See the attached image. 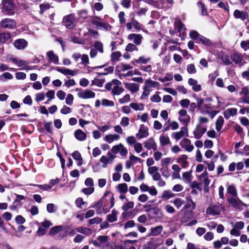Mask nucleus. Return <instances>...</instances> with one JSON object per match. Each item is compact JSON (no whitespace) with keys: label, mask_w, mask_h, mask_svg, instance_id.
<instances>
[{"label":"nucleus","mask_w":249,"mask_h":249,"mask_svg":"<svg viewBox=\"0 0 249 249\" xmlns=\"http://www.w3.org/2000/svg\"><path fill=\"white\" fill-rule=\"evenodd\" d=\"M227 193L233 196H236L237 195L236 189L233 185H229L228 187Z\"/></svg>","instance_id":"3c124183"},{"label":"nucleus","mask_w":249,"mask_h":249,"mask_svg":"<svg viewBox=\"0 0 249 249\" xmlns=\"http://www.w3.org/2000/svg\"><path fill=\"white\" fill-rule=\"evenodd\" d=\"M178 121L182 123L184 126H187L190 122V116L187 114V112L185 109H181L178 111Z\"/></svg>","instance_id":"6e6552de"},{"label":"nucleus","mask_w":249,"mask_h":249,"mask_svg":"<svg viewBox=\"0 0 249 249\" xmlns=\"http://www.w3.org/2000/svg\"><path fill=\"white\" fill-rule=\"evenodd\" d=\"M224 123V119L222 116H219L216 122V129L220 131Z\"/></svg>","instance_id":"09e8293b"},{"label":"nucleus","mask_w":249,"mask_h":249,"mask_svg":"<svg viewBox=\"0 0 249 249\" xmlns=\"http://www.w3.org/2000/svg\"><path fill=\"white\" fill-rule=\"evenodd\" d=\"M144 146L148 150L153 149L155 151L157 150V145L153 138L147 139L144 143Z\"/></svg>","instance_id":"dca6fc26"},{"label":"nucleus","mask_w":249,"mask_h":249,"mask_svg":"<svg viewBox=\"0 0 249 249\" xmlns=\"http://www.w3.org/2000/svg\"><path fill=\"white\" fill-rule=\"evenodd\" d=\"M130 101V96L129 94H126L122 98L119 100V102L121 104H124L129 102Z\"/></svg>","instance_id":"69168bd1"},{"label":"nucleus","mask_w":249,"mask_h":249,"mask_svg":"<svg viewBox=\"0 0 249 249\" xmlns=\"http://www.w3.org/2000/svg\"><path fill=\"white\" fill-rule=\"evenodd\" d=\"M231 58L236 64H241L242 61V56L240 53H235L232 54Z\"/></svg>","instance_id":"7c9ffc66"},{"label":"nucleus","mask_w":249,"mask_h":249,"mask_svg":"<svg viewBox=\"0 0 249 249\" xmlns=\"http://www.w3.org/2000/svg\"><path fill=\"white\" fill-rule=\"evenodd\" d=\"M159 141L161 146L168 145L171 142L169 136L165 134H162L160 136Z\"/></svg>","instance_id":"c756f323"},{"label":"nucleus","mask_w":249,"mask_h":249,"mask_svg":"<svg viewBox=\"0 0 249 249\" xmlns=\"http://www.w3.org/2000/svg\"><path fill=\"white\" fill-rule=\"evenodd\" d=\"M28 45L27 41L23 38L18 39L15 41L14 45L18 50L24 49Z\"/></svg>","instance_id":"f3484780"},{"label":"nucleus","mask_w":249,"mask_h":249,"mask_svg":"<svg viewBox=\"0 0 249 249\" xmlns=\"http://www.w3.org/2000/svg\"><path fill=\"white\" fill-rule=\"evenodd\" d=\"M93 23L95 25L96 27L99 29H104L106 30L109 29L110 28L109 25L107 23H103L94 20Z\"/></svg>","instance_id":"473e14b6"},{"label":"nucleus","mask_w":249,"mask_h":249,"mask_svg":"<svg viewBox=\"0 0 249 249\" xmlns=\"http://www.w3.org/2000/svg\"><path fill=\"white\" fill-rule=\"evenodd\" d=\"M130 107L135 111H141L144 109V105L142 103H132L130 104Z\"/></svg>","instance_id":"4c0bfd02"},{"label":"nucleus","mask_w":249,"mask_h":249,"mask_svg":"<svg viewBox=\"0 0 249 249\" xmlns=\"http://www.w3.org/2000/svg\"><path fill=\"white\" fill-rule=\"evenodd\" d=\"M129 124V119L127 117H123L120 122V125L123 127H126Z\"/></svg>","instance_id":"0e129e2a"},{"label":"nucleus","mask_w":249,"mask_h":249,"mask_svg":"<svg viewBox=\"0 0 249 249\" xmlns=\"http://www.w3.org/2000/svg\"><path fill=\"white\" fill-rule=\"evenodd\" d=\"M197 40L199 42L206 45H210L211 44V41L209 39L202 36H200Z\"/></svg>","instance_id":"5fc2aeb1"},{"label":"nucleus","mask_w":249,"mask_h":249,"mask_svg":"<svg viewBox=\"0 0 249 249\" xmlns=\"http://www.w3.org/2000/svg\"><path fill=\"white\" fill-rule=\"evenodd\" d=\"M64 25L68 29L75 27L76 23L74 14H71L64 17L62 21Z\"/></svg>","instance_id":"7ed1b4c3"},{"label":"nucleus","mask_w":249,"mask_h":249,"mask_svg":"<svg viewBox=\"0 0 249 249\" xmlns=\"http://www.w3.org/2000/svg\"><path fill=\"white\" fill-rule=\"evenodd\" d=\"M159 86V83L158 82L153 81L150 79L145 81L144 87L149 89L150 88H156Z\"/></svg>","instance_id":"c9c22d12"},{"label":"nucleus","mask_w":249,"mask_h":249,"mask_svg":"<svg viewBox=\"0 0 249 249\" xmlns=\"http://www.w3.org/2000/svg\"><path fill=\"white\" fill-rule=\"evenodd\" d=\"M111 152L114 154L119 153L123 157L126 156L128 153L127 149L121 143L113 146L111 148Z\"/></svg>","instance_id":"0eeeda50"},{"label":"nucleus","mask_w":249,"mask_h":249,"mask_svg":"<svg viewBox=\"0 0 249 249\" xmlns=\"http://www.w3.org/2000/svg\"><path fill=\"white\" fill-rule=\"evenodd\" d=\"M233 15L235 18H240L242 20L246 19L247 17V14L246 12L238 10H235Z\"/></svg>","instance_id":"2f4dec72"},{"label":"nucleus","mask_w":249,"mask_h":249,"mask_svg":"<svg viewBox=\"0 0 249 249\" xmlns=\"http://www.w3.org/2000/svg\"><path fill=\"white\" fill-rule=\"evenodd\" d=\"M171 136L176 142L178 141L184 137H188V130L187 126L181 127L179 131L172 133Z\"/></svg>","instance_id":"423d86ee"},{"label":"nucleus","mask_w":249,"mask_h":249,"mask_svg":"<svg viewBox=\"0 0 249 249\" xmlns=\"http://www.w3.org/2000/svg\"><path fill=\"white\" fill-rule=\"evenodd\" d=\"M122 83L117 79H113L110 83H107L105 85V88L107 90H112L111 93L113 95H119L124 90V89L121 87Z\"/></svg>","instance_id":"f03ea898"},{"label":"nucleus","mask_w":249,"mask_h":249,"mask_svg":"<svg viewBox=\"0 0 249 249\" xmlns=\"http://www.w3.org/2000/svg\"><path fill=\"white\" fill-rule=\"evenodd\" d=\"M56 70L62 73L63 74L68 76V75H71V76H74L76 74L77 72V71L75 70H70L69 69H66L65 68H60V67H57L56 68Z\"/></svg>","instance_id":"a211bd4d"},{"label":"nucleus","mask_w":249,"mask_h":249,"mask_svg":"<svg viewBox=\"0 0 249 249\" xmlns=\"http://www.w3.org/2000/svg\"><path fill=\"white\" fill-rule=\"evenodd\" d=\"M62 230V227L61 226H57L54 227H53L50 229L49 234L50 235H54L59 231H60Z\"/></svg>","instance_id":"603ef678"},{"label":"nucleus","mask_w":249,"mask_h":249,"mask_svg":"<svg viewBox=\"0 0 249 249\" xmlns=\"http://www.w3.org/2000/svg\"><path fill=\"white\" fill-rule=\"evenodd\" d=\"M187 204L185 205V209H189L190 208L192 210H193L195 208V203L192 200L190 197H186Z\"/></svg>","instance_id":"a19ab883"},{"label":"nucleus","mask_w":249,"mask_h":249,"mask_svg":"<svg viewBox=\"0 0 249 249\" xmlns=\"http://www.w3.org/2000/svg\"><path fill=\"white\" fill-rule=\"evenodd\" d=\"M77 95L80 98L88 99L94 98L95 97V93L89 89H86L80 90L77 93Z\"/></svg>","instance_id":"1a4fd4ad"},{"label":"nucleus","mask_w":249,"mask_h":249,"mask_svg":"<svg viewBox=\"0 0 249 249\" xmlns=\"http://www.w3.org/2000/svg\"><path fill=\"white\" fill-rule=\"evenodd\" d=\"M120 139V136L119 135L116 134L107 135L104 138L105 141L108 143H111L114 141H118Z\"/></svg>","instance_id":"393cba45"},{"label":"nucleus","mask_w":249,"mask_h":249,"mask_svg":"<svg viewBox=\"0 0 249 249\" xmlns=\"http://www.w3.org/2000/svg\"><path fill=\"white\" fill-rule=\"evenodd\" d=\"M0 26L4 28L13 29L16 26V23L14 20L5 18L2 19L0 22Z\"/></svg>","instance_id":"9b49d317"},{"label":"nucleus","mask_w":249,"mask_h":249,"mask_svg":"<svg viewBox=\"0 0 249 249\" xmlns=\"http://www.w3.org/2000/svg\"><path fill=\"white\" fill-rule=\"evenodd\" d=\"M237 113V109L235 108H229L224 112V116L226 119H229L231 116H235Z\"/></svg>","instance_id":"cd10ccee"},{"label":"nucleus","mask_w":249,"mask_h":249,"mask_svg":"<svg viewBox=\"0 0 249 249\" xmlns=\"http://www.w3.org/2000/svg\"><path fill=\"white\" fill-rule=\"evenodd\" d=\"M45 97V94L42 92L36 94L35 100L36 102H40L44 100Z\"/></svg>","instance_id":"e2e57ef3"},{"label":"nucleus","mask_w":249,"mask_h":249,"mask_svg":"<svg viewBox=\"0 0 249 249\" xmlns=\"http://www.w3.org/2000/svg\"><path fill=\"white\" fill-rule=\"evenodd\" d=\"M46 56L49 59V62L54 64H58L59 62L58 56L54 54L53 51H49L46 53Z\"/></svg>","instance_id":"aec40b11"},{"label":"nucleus","mask_w":249,"mask_h":249,"mask_svg":"<svg viewBox=\"0 0 249 249\" xmlns=\"http://www.w3.org/2000/svg\"><path fill=\"white\" fill-rule=\"evenodd\" d=\"M122 56L121 53L118 51L112 53L111 55V60L113 62L118 61L120 60V58Z\"/></svg>","instance_id":"49530a36"},{"label":"nucleus","mask_w":249,"mask_h":249,"mask_svg":"<svg viewBox=\"0 0 249 249\" xmlns=\"http://www.w3.org/2000/svg\"><path fill=\"white\" fill-rule=\"evenodd\" d=\"M117 189L120 193L125 194L127 192L128 186L125 183H120L117 185Z\"/></svg>","instance_id":"58836bf2"},{"label":"nucleus","mask_w":249,"mask_h":249,"mask_svg":"<svg viewBox=\"0 0 249 249\" xmlns=\"http://www.w3.org/2000/svg\"><path fill=\"white\" fill-rule=\"evenodd\" d=\"M221 206L220 205H210L206 210V213L209 215H219L221 213Z\"/></svg>","instance_id":"9d476101"},{"label":"nucleus","mask_w":249,"mask_h":249,"mask_svg":"<svg viewBox=\"0 0 249 249\" xmlns=\"http://www.w3.org/2000/svg\"><path fill=\"white\" fill-rule=\"evenodd\" d=\"M172 169L173 170L172 173V179H180V172L181 171V168L180 166L178 164H173L172 166Z\"/></svg>","instance_id":"6ab92c4d"},{"label":"nucleus","mask_w":249,"mask_h":249,"mask_svg":"<svg viewBox=\"0 0 249 249\" xmlns=\"http://www.w3.org/2000/svg\"><path fill=\"white\" fill-rule=\"evenodd\" d=\"M163 230V227L161 225L157 226L156 227L152 228L150 230L151 233L150 235L151 236H157L159 235L161 232Z\"/></svg>","instance_id":"72a5a7b5"},{"label":"nucleus","mask_w":249,"mask_h":249,"mask_svg":"<svg viewBox=\"0 0 249 249\" xmlns=\"http://www.w3.org/2000/svg\"><path fill=\"white\" fill-rule=\"evenodd\" d=\"M160 244L158 243L157 239H152L144 245L143 249H156Z\"/></svg>","instance_id":"5701e85b"},{"label":"nucleus","mask_w":249,"mask_h":249,"mask_svg":"<svg viewBox=\"0 0 249 249\" xmlns=\"http://www.w3.org/2000/svg\"><path fill=\"white\" fill-rule=\"evenodd\" d=\"M128 39L133 41L137 45H140L142 43V36L140 34H131L128 36Z\"/></svg>","instance_id":"4468645a"},{"label":"nucleus","mask_w":249,"mask_h":249,"mask_svg":"<svg viewBox=\"0 0 249 249\" xmlns=\"http://www.w3.org/2000/svg\"><path fill=\"white\" fill-rule=\"evenodd\" d=\"M109 238L107 236L100 235L96 239L92 240V243L96 247L101 249H113V246L109 241Z\"/></svg>","instance_id":"f257e3e1"},{"label":"nucleus","mask_w":249,"mask_h":249,"mask_svg":"<svg viewBox=\"0 0 249 249\" xmlns=\"http://www.w3.org/2000/svg\"><path fill=\"white\" fill-rule=\"evenodd\" d=\"M116 68L119 71H124L131 69L132 67L128 64L121 63L117 66Z\"/></svg>","instance_id":"de8ad7c7"},{"label":"nucleus","mask_w":249,"mask_h":249,"mask_svg":"<svg viewBox=\"0 0 249 249\" xmlns=\"http://www.w3.org/2000/svg\"><path fill=\"white\" fill-rule=\"evenodd\" d=\"M86 203L83 201V199L81 197L77 198L75 200V204L77 207L82 209V206L85 205Z\"/></svg>","instance_id":"774afa93"},{"label":"nucleus","mask_w":249,"mask_h":249,"mask_svg":"<svg viewBox=\"0 0 249 249\" xmlns=\"http://www.w3.org/2000/svg\"><path fill=\"white\" fill-rule=\"evenodd\" d=\"M221 59L224 64L226 65H229L231 63V57H230L229 56L226 54L222 55L221 56Z\"/></svg>","instance_id":"13d9d810"},{"label":"nucleus","mask_w":249,"mask_h":249,"mask_svg":"<svg viewBox=\"0 0 249 249\" xmlns=\"http://www.w3.org/2000/svg\"><path fill=\"white\" fill-rule=\"evenodd\" d=\"M206 130L207 127L206 126L197 124L196 128L193 132L195 138L196 139H199L206 132Z\"/></svg>","instance_id":"ddd939ff"},{"label":"nucleus","mask_w":249,"mask_h":249,"mask_svg":"<svg viewBox=\"0 0 249 249\" xmlns=\"http://www.w3.org/2000/svg\"><path fill=\"white\" fill-rule=\"evenodd\" d=\"M174 196L175 194L172 193L170 191L165 190L163 192L161 197L162 199H168L173 197Z\"/></svg>","instance_id":"c03bdc74"},{"label":"nucleus","mask_w":249,"mask_h":249,"mask_svg":"<svg viewBox=\"0 0 249 249\" xmlns=\"http://www.w3.org/2000/svg\"><path fill=\"white\" fill-rule=\"evenodd\" d=\"M197 6L200 9H201V14L202 15L205 16L208 14L207 8H206L205 6L203 3L199 1L197 3Z\"/></svg>","instance_id":"bf43d9fd"},{"label":"nucleus","mask_w":249,"mask_h":249,"mask_svg":"<svg viewBox=\"0 0 249 249\" xmlns=\"http://www.w3.org/2000/svg\"><path fill=\"white\" fill-rule=\"evenodd\" d=\"M94 49H95L96 50H97L100 53H103L104 51L102 43L99 41H96L94 44Z\"/></svg>","instance_id":"680f3d73"},{"label":"nucleus","mask_w":249,"mask_h":249,"mask_svg":"<svg viewBox=\"0 0 249 249\" xmlns=\"http://www.w3.org/2000/svg\"><path fill=\"white\" fill-rule=\"evenodd\" d=\"M126 89L130 90L132 93H134L139 89V85L135 83H130L128 82L124 83Z\"/></svg>","instance_id":"bb28decb"},{"label":"nucleus","mask_w":249,"mask_h":249,"mask_svg":"<svg viewBox=\"0 0 249 249\" xmlns=\"http://www.w3.org/2000/svg\"><path fill=\"white\" fill-rule=\"evenodd\" d=\"M151 210L153 211V213L155 215L159 218H161L163 216V214L161 211L157 207H154L151 209Z\"/></svg>","instance_id":"4d7b16f0"},{"label":"nucleus","mask_w":249,"mask_h":249,"mask_svg":"<svg viewBox=\"0 0 249 249\" xmlns=\"http://www.w3.org/2000/svg\"><path fill=\"white\" fill-rule=\"evenodd\" d=\"M180 146L189 152H192L194 149V145L191 143V141L188 138H183L179 142Z\"/></svg>","instance_id":"f8f14e48"},{"label":"nucleus","mask_w":249,"mask_h":249,"mask_svg":"<svg viewBox=\"0 0 249 249\" xmlns=\"http://www.w3.org/2000/svg\"><path fill=\"white\" fill-rule=\"evenodd\" d=\"M11 37V34L9 33H2L0 34V42L1 43H5Z\"/></svg>","instance_id":"37998d69"},{"label":"nucleus","mask_w":249,"mask_h":249,"mask_svg":"<svg viewBox=\"0 0 249 249\" xmlns=\"http://www.w3.org/2000/svg\"><path fill=\"white\" fill-rule=\"evenodd\" d=\"M71 156L73 159L77 161V165L80 166L83 164V159L81 154L78 151H74Z\"/></svg>","instance_id":"c85d7f7f"},{"label":"nucleus","mask_w":249,"mask_h":249,"mask_svg":"<svg viewBox=\"0 0 249 249\" xmlns=\"http://www.w3.org/2000/svg\"><path fill=\"white\" fill-rule=\"evenodd\" d=\"M187 72L190 74L195 73L196 71L195 66L194 64H189L187 66Z\"/></svg>","instance_id":"338daca9"},{"label":"nucleus","mask_w":249,"mask_h":249,"mask_svg":"<svg viewBox=\"0 0 249 249\" xmlns=\"http://www.w3.org/2000/svg\"><path fill=\"white\" fill-rule=\"evenodd\" d=\"M74 136L76 139L79 141H84L87 139L86 133L80 129H78L74 131Z\"/></svg>","instance_id":"4be33fe9"},{"label":"nucleus","mask_w":249,"mask_h":249,"mask_svg":"<svg viewBox=\"0 0 249 249\" xmlns=\"http://www.w3.org/2000/svg\"><path fill=\"white\" fill-rule=\"evenodd\" d=\"M170 202L173 203L177 209H179L184 203V200L180 198H176L171 200Z\"/></svg>","instance_id":"ea45409f"},{"label":"nucleus","mask_w":249,"mask_h":249,"mask_svg":"<svg viewBox=\"0 0 249 249\" xmlns=\"http://www.w3.org/2000/svg\"><path fill=\"white\" fill-rule=\"evenodd\" d=\"M188 158L185 155H182L179 159L178 160L177 162H179V160L181 161V166L182 168H185L188 165V162L187 161Z\"/></svg>","instance_id":"79ce46f5"},{"label":"nucleus","mask_w":249,"mask_h":249,"mask_svg":"<svg viewBox=\"0 0 249 249\" xmlns=\"http://www.w3.org/2000/svg\"><path fill=\"white\" fill-rule=\"evenodd\" d=\"M188 84L192 87V89L195 91L197 92L201 90V85L198 84L197 80L193 78L189 79Z\"/></svg>","instance_id":"a878e982"},{"label":"nucleus","mask_w":249,"mask_h":249,"mask_svg":"<svg viewBox=\"0 0 249 249\" xmlns=\"http://www.w3.org/2000/svg\"><path fill=\"white\" fill-rule=\"evenodd\" d=\"M231 224L232 227H234L238 230L243 229L245 226L244 223L242 221H238L235 223L232 222Z\"/></svg>","instance_id":"864d4df0"},{"label":"nucleus","mask_w":249,"mask_h":249,"mask_svg":"<svg viewBox=\"0 0 249 249\" xmlns=\"http://www.w3.org/2000/svg\"><path fill=\"white\" fill-rule=\"evenodd\" d=\"M172 162V159L171 158L167 157L162 159L161 160V165L162 166H167Z\"/></svg>","instance_id":"052dcab7"},{"label":"nucleus","mask_w":249,"mask_h":249,"mask_svg":"<svg viewBox=\"0 0 249 249\" xmlns=\"http://www.w3.org/2000/svg\"><path fill=\"white\" fill-rule=\"evenodd\" d=\"M3 10L7 15H13L14 14L15 6L12 0H3Z\"/></svg>","instance_id":"20e7f679"},{"label":"nucleus","mask_w":249,"mask_h":249,"mask_svg":"<svg viewBox=\"0 0 249 249\" xmlns=\"http://www.w3.org/2000/svg\"><path fill=\"white\" fill-rule=\"evenodd\" d=\"M228 202L235 208L241 209L242 206H247L246 204L243 203L238 199L234 197H231L228 199Z\"/></svg>","instance_id":"2eb2a0df"},{"label":"nucleus","mask_w":249,"mask_h":249,"mask_svg":"<svg viewBox=\"0 0 249 249\" xmlns=\"http://www.w3.org/2000/svg\"><path fill=\"white\" fill-rule=\"evenodd\" d=\"M191 171H187L182 174V178L184 182L189 183L191 181Z\"/></svg>","instance_id":"a18cd8bd"},{"label":"nucleus","mask_w":249,"mask_h":249,"mask_svg":"<svg viewBox=\"0 0 249 249\" xmlns=\"http://www.w3.org/2000/svg\"><path fill=\"white\" fill-rule=\"evenodd\" d=\"M9 60L19 67V70H27L31 69L28 66V62L26 61L16 57H10Z\"/></svg>","instance_id":"39448f33"},{"label":"nucleus","mask_w":249,"mask_h":249,"mask_svg":"<svg viewBox=\"0 0 249 249\" xmlns=\"http://www.w3.org/2000/svg\"><path fill=\"white\" fill-rule=\"evenodd\" d=\"M15 195L16 196V199L15 200V203L18 204L19 206H21L22 205V203L21 202V201L22 200L25 199V197L22 195H18L16 194H15Z\"/></svg>","instance_id":"6e6d98bb"},{"label":"nucleus","mask_w":249,"mask_h":249,"mask_svg":"<svg viewBox=\"0 0 249 249\" xmlns=\"http://www.w3.org/2000/svg\"><path fill=\"white\" fill-rule=\"evenodd\" d=\"M107 193H106L104 196L100 199L96 203H95L94 206H93V208L96 209V213L98 214L101 213V208L103 207L104 205V197L107 195Z\"/></svg>","instance_id":"b1692460"},{"label":"nucleus","mask_w":249,"mask_h":249,"mask_svg":"<svg viewBox=\"0 0 249 249\" xmlns=\"http://www.w3.org/2000/svg\"><path fill=\"white\" fill-rule=\"evenodd\" d=\"M149 135L148 128L144 125H141L139 130L138 133L137 134V136L139 139L146 137Z\"/></svg>","instance_id":"412c9836"},{"label":"nucleus","mask_w":249,"mask_h":249,"mask_svg":"<svg viewBox=\"0 0 249 249\" xmlns=\"http://www.w3.org/2000/svg\"><path fill=\"white\" fill-rule=\"evenodd\" d=\"M77 232L81 233L83 234L89 235L91 234V231L90 229L88 228H84L83 227H79L75 228Z\"/></svg>","instance_id":"e433bc0d"},{"label":"nucleus","mask_w":249,"mask_h":249,"mask_svg":"<svg viewBox=\"0 0 249 249\" xmlns=\"http://www.w3.org/2000/svg\"><path fill=\"white\" fill-rule=\"evenodd\" d=\"M118 214V212L115 210H113L110 214H108L107 216V221L109 222H113L117 220V215Z\"/></svg>","instance_id":"f704fd0d"},{"label":"nucleus","mask_w":249,"mask_h":249,"mask_svg":"<svg viewBox=\"0 0 249 249\" xmlns=\"http://www.w3.org/2000/svg\"><path fill=\"white\" fill-rule=\"evenodd\" d=\"M101 105L105 107H111L114 106V103L112 101L103 99L101 100Z\"/></svg>","instance_id":"8fccbe9b"}]
</instances>
